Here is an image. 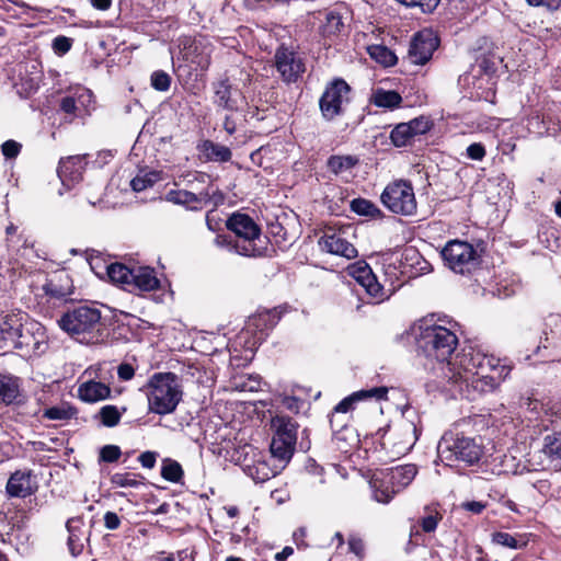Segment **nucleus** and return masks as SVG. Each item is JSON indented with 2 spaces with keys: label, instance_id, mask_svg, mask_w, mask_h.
<instances>
[{
  "label": "nucleus",
  "instance_id": "f257e3e1",
  "mask_svg": "<svg viewBox=\"0 0 561 561\" xmlns=\"http://www.w3.org/2000/svg\"><path fill=\"white\" fill-rule=\"evenodd\" d=\"M445 377L453 383L485 393L491 392L504 381L512 370L506 359L484 353L474 347L463 348L451 362L445 365Z\"/></svg>",
  "mask_w": 561,
  "mask_h": 561
},
{
  "label": "nucleus",
  "instance_id": "f03ea898",
  "mask_svg": "<svg viewBox=\"0 0 561 561\" xmlns=\"http://www.w3.org/2000/svg\"><path fill=\"white\" fill-rule=\"evenodd\" d=\"M411 333L415 343L426 357L435 358L442 364L445 374V365L458 345L456 333L430 319H422L414 323Z\"/></svg>",
  "mask_w": 561,
  "mask_h": 561
},
{
  "label": "nucleus",
  "instance_id": "7ed1b4c3",
  "mask_svg": "<svg viewBox=\"0 0 561 561\" xmlns=\"http://www.w3.org/2000/svg\"><path fill=\"white\" fill-rule=\"evenodd\" d=\"M140 390L147 397L149 411L159 415L174 412L183 394L173 373L153 374Z\"/></svg>",
  "mask_w": 561,
  "mask_h": 561
},
{
  "label": "nucleus",
  "instance_id": "20e7f679",
  "mask_svg": "<svg viewBox=\"0 0 561 561\" xmlns=\"http://www.w3.org/2000/svg\"><path fill=\"white\" fill-rule=\"evenodd\" d=\"M101 319L100 309L89 305H80L67 310L58 320V324L76 341L90 344L100 337Z\"/></svg>",
  "mask_w": 561,
  "mask_h": 561
},
{
  "label": "nucleus",
  "instance_id": "39448f33",
  "mask_svg": "<svg viewBox=\"0 0 561 561\" xmlns=\"http://www.w3.org/2000/svg\"><path fill=\"white\" fill-rule=\"evenodd\" d=\"M483 455V446L476 438L460 434L445 433L437 445L440 462L453 467L456 462L477 463Z\"/></svg>",
  "mask_w": 561,
  "mask_h": 561
},
{
  "label": "nucleus",
  "instance_id": "423d86ee",
  "mask_svg": "<svg viewBox=\"0 0 561 561\" xmlns=\"http://www.w3.org/2000/svg\"><path fill=\"white\" fill-rule=\"evenodd\" d=\"M226 226L236 234L237 254L243 256L262 255L263 248L259 245L261 229L249 215L234 213L228 218Z\"/></svg>",
  "mask_w": 561,
  "mask_h": 561
},
{
  "label": "nucleus",
  "instance_id": "0eeeda50",
  "mask_svg": "<svg viewBox=\"0 0 561 561\" xmlns=\"http://www.w3.org/2000/svg\"><path fill=\"white\" fill-rule=\"evenodd\" d=\"M380 199L391 213L412 216L416 211V199L413 186L404 180L389 183L381 193Z\"/></svg>",
  "mask_w": 561,
  "mask_h": 561
},
{
  "label": "nucleus",
  "instance_id": "6e6552de",
  "mask_svg": "<svg viewBox=\"0 0 561 561\" xmlns=\"http://www.w3.org/2000/svg\"><path fill=\"white\" fill-rule=\"evenodd\" d=\"M445 265L459 274L470 273L479 264V255L472 244L466 241L451 240L442 250Z\"/></svg>",
  "mask_w": 561,
  "mask_h": 561
},
{
  "label": "nucleus",
  "instance_id": "1a4fd4ad",
  "mask_svg": "<svg viewBox=\"0 0 561 561\" xmlns=\"http://www.w3.org/2000/svg\"><path fill=\"white\" fill-rule=\"evenodd\" d=\"M240 465L243 472L256 483H263L277 476L283 469L275 461L267 459L265 455L249 447Z\"/></svg>",
  "mask_w": 561,
  "mask_h": 561
},
{
  "label": "nucleus",
  "instance_id": "9d476101",
  "mask_svg": "<svg viewBox=\"0 0 561 561\" xmlns=\"http://www.w3.org/2000/svg\"><path fill=\"white\" fill-rule=\"evenodd\" d=\"M348 84L342 79H335L324 90L320 98V111L324 119L331 121L342 113V104L348 100Z\"/></svg>",
  "mask_w": 561,
  "mask_h": 561
},
{
  "label": "nucleus",
  "instance_id": "9b49d317",
  "mask_svg": "<svg viewBox=\"0 0 561 561\" xmlns=\"http://www.w3.org/2000/svg\"><path fill=\"white\" fill-rule=\"evenodd\" d=\"M438 45V37L432 30H422L413 36L408 58L413 65L424 66L432 58Z\"/></svg>",
  "mask_w": 561,
  "mask_h": 561
},
{
  "label": "nucleus",
  "instance_id": "f8f14e48",
  "mask_svg": "<svg viewBox=\"0 0 561 561\" xmlns=\"http://www.w3.org/2000/svg\"><path fill=\"white\" fill-rule=\"evenodd\" d=\"M214 104L218 110L233 113L240 110L244 103V96L240 90L232 85L228 79H221L213 83Z\"/></svg>",
  "mask_w": 561,
  "mask_h": 561
},
{
  "label": "nucleus",
  "instance_id": "ddd939ff",
  "mask_svg": "<svg viewBox=\"0 0 561 561\" xmlns=\"http://www.w3.org/2000/svg\"><path fill=\"white\" fill-rule=\"evenodd\" d=\"M348 274L365 289L366 294L375 300V302L383 300V288L366 262L359 261L352 264L348 267Z\"/></svg>",
  "mask_w": 561,
  "mask_h": 561
},
{
  "label": "nucleus",
  "instance_id": "4468645a",
  "mask_svg": "<svg viewBox=\"0 0 561 561\" xmlns=\"http://www.w3.org/2000/svg\"><path fill=\"white\" fill-rule=\"evenodd\" d=\"M37 481L31 470H16L5 485V492L10 497H27L37 491Z\"/></svg>",
  "mask_w": 561,
  "mask_h": 561
},
{
  "label": "nucleus",
  "instance_id": "2eb2a0df",
  "mask_svg": "<svg viewBox=\"0 0 561 561\" xmlns=\"http://www.w3.org/2000/svg\"><path fill=\"white\" fill-rule=\"evenodd\" d=\"M84 165V156L78 154L60 159L57 174L67 190L81 181Z\"/></svg>",
  "mask_w": 561,
  "mask_h": 561
},
{
  "label": "nucleus",
  "instance_id": "dca6fc26",
  "mask_svg": "<svg viewBox=\"0 0 561 561\" xmlns=\"http://www.w3.org/2000/svg\"><path fill=\"white\" fill-rule=\"evenodd\" d=\"M319 245L322 250L331 254L340 255L346 259H354L357 256L356 248L336 232H325L320 238Z\"/></svg>",
  "mask_w": 561,
  "mask_h": 561
},
{
  "label": "nucleus",
  "instance_id": "f3484780",
  "mask_svg": "<svg viewBox=\"0 0 561 561\" xmlns=\"http://www.w3.org/2000/svg\"><path fill=\"white\" fill-rule=\"evenodd\" d=\"M111 396V388L107 383L88 379L78 386V397L87 403L103 401Z\"/></svg>",
  "mask_w": 561,
  "mask_h": 561
},
{
  "label": "nucleus",
  "instance_id": "a211bd4d",
  "mask_svg": "<svg viewBox=\"0 0 561 561\" xmlns=\"http://www.w3.org/2000/svg\"><path fill=\"white\" fill-rule=\"evenodd\" d=\"M280 319V314L276 309L263 310L252 316L248 323L247 329L250 332L260 333L259 340H262L266 332L273 329Z\"/></svg>",
  "mask_w": 561,
  "mask_h": 561
},
{
  "label": "nucleus",
  "instance_id": "6ab92c4d",
  "mask_svg": "<svg viewBox=\"0 0 561 561\" xmlns=\"http://www.w3.org/2000/svg\"><path fill=\"white\" fill-rule=\"evenodd\" d=\"M159 285L160 282L153 268L149 266H138L133 268V277L130 278V288L128 291H151L156 290Z\"/></svg>",
  "mask_w": 561,
  "mask_h": 561
},
{
  "label": "nucleus",
  "instance_id": "aec40b11",
  "mask_svg": "<svg viewBox=\"0 0 561 561\" xmlns=\"http://www.w3.org/2000/svg\"><path fill=\"white\" fill-rule=\"evenodd\" d=\"M388 393L387 387H375L368 390H359L356 392H353L351 396L344 398L342 401H340L335 408L334 412L336 413H346L351 410H353L354 404L356 402H359L362 400H366L368 398H376L378 400L385 399Z\"/></svg>",
  "mask_w": 561,
  "mask_h": 561
},
{
  "label": "nucleus",
  "instance_id": "412c9836",
  "mask_svg": "<svg viewBox=\"0 0 561 561\" xmlns=\"http://www.w3.org/2000/svg\"><path fill=\"white\" fill-rule=\"evenodd\" d=\"M369 485L374 500L382 504H388L398 494V491L393 490L392 483L388 481L386 470L374 474Z\"/></svg>",
  "mask_w": 561,
  "mask_h": 561
},
{
  "label": "nucleus",
  "instance_id": "4be33fe9",
  "mask_svg": "<svg viewBox=\"0 0 561 561\" xmlns=\"http://www.w3.org/2000/svg\"><path fill=\"white\" fill-rule=\"evenodd\" d=\"M388 481L392 483L393 490L402 492L414 480L417 474V468L413 463L392 467L387 469Z\"/></svg>",
  "mask_w": 561,
  "mask_h": 561
},
{
  "label": "nucleus",
  "instance_id": "5701e85b",
  "mask_svg": "<svg viewBox=\"0 0 561 561\" xmlns=\"http://www.w3.org/2000/svg\"><path fill=\"white\" fill-rule=\"evenodd\" d=\"M209 198L210 193L208 191H203L198 194H195L186 190H171L165 195V201L176 205L185 206L192 210L199 209L197 206H192L193 204L207 202Z\"/></svg>",
  "mask_w": 561,
  "mask_h": 561
},
{
  "label": "nucleus",
  "instance_id": "b1692460",
  "mask_svg": "<svg viewBox=\"0 0 561 561\" xmlns=\"http://www.w3.org/2000/svg\"><path fill=\"white\" fill-rule=\"evenodd\" d=\"M0 401L13 404L22 401L20 379L10 374H0Z\"/></svg>",
  "mask_w": 561,
  "mask_h": 561
},
{
  "label": "nucleus",
  "instance_id": "393cba45",
  "mask_svg": "<svg viewBox=\"0 0 561 561\" xmlns=\"http://www.w3.org/2000/svg\"><path fill=\"white\" fill-rule=\"evenodd\" d=\"M45 290L54 298L66 299L73 293L72 280L67 273H57L45 285Z\"/></svg>",
  "mask_w": 561,
  "mask_h": 561
},
{
  "label": "nucleus",
  "instance_id": "a878e982",
  "mask_svg": "<svg viewBox=\"0 0 561 561\" xmlns=\"http://www.w3.org/2000/svg\"><path fill=\"white\" fill-rule=\"evenodd\" d=\"M271 428L273 430V438H282L289 443L297 442L298 425L289 416L276 415L271 421Z\"/></svg>",
  "mask_w": 561,
  "mask_h": 561
},
{
  "label": "nucleus",
  "instance_id": "bb28decb",
  "mask_svg": "<svg viewBox=\"0 0 561 561\" xmlns=\"http://www.w3.org/2000/svg\"><path fill=\"white\" fill-rule=\"evenodd\" d=\"M198 150L207 161L228 162L231 160V150L224 145L211 140H204L198 145Z\"/></svg>",
  "mask_w": 561,
  "mask_h": 561
},
{
  "label": "nucleus",
  "instance_id": "cd10ccee",
  "mask_svg": "<svg viewBox=\"0 0 561 561\" xmlns=\"http://www.w3.org/2000/svg\"><path fill=\"white\" fill-rule=\"evenodd\" d=\"M295 447L296 443H289L282 438H272L270 445L271 460L275 461L278 466H282V469H284L291 459Z\"/></svg>",
  "mask_w": 561,
  "mask_h": 561
},
{
  "label": "nucleus",
  "instance_id": "c85d7f7f",
  "mask_svg": "<svg viewBox=\"0 0 561 561\" xmlns=\"http://www.w3.org/2000/svg\"><path fill=\"white\" fill-rule=\"evenodd\" d=\"M275 65L277 70H305L300 56L284 46H280L275 54Z\"/></svg>",
  "mask_w": 561,
  "mask_h": 561
},
{
  "label": "nucleus",
  "instance_id": "c756f323",
  "mask_svg": "<svg viewBox=\"0 0 561 561\" xmlns=\"http://www.w3.org/2000/svg\"><path fill=\"white\" fill-rule=\"evenodd\" d=\"M359 163V159L352 154H333L327 160V168L335 175H341L351 171Z\"/></svg>",
  "mask_w": 561,
  "mask_h": 561
},
{
  "label": "nucleus",
  "instance_id": "7c9ffc66",
  "mask_svg": "<svg viewBox=\"0 0 561 561\" xmlns=\"http://www.w3.org/2000/svg\"><path fill=\"white\" fill-rule=\"evenodd\" d=\"M503 59L490 48H479L474 53V67L479 70H497Z\"/></svg>",
  "mask_w": 561,
  "mask_h": 561
},
{
  "label": "nucleus",
  "instance_id": "2f4dec72",
  "mask_svg": "<svg viewBox=\"0 0 561 561\" xmlns=\"http://www.w3.org/2000/svg\"><path fill=\"white\" fill-rule=\"evenodd\" d=\"M33 75L34 72H19V79L13 78L16 92L23 98L30 96L39 87L41 78Z\"/></svg>",
  "mask_w": 561,
  "mask_h": 561
},
{
  "label": "nucleus",
  "instance_id": "473e14b6",
  "mask_svg": "<svg viewBox=\"0 0 561 561\" xmlns=\"http://www.w3.org/2000/svg\"><path fill=\"white\" fill-rule=\"evenodd\" d=\"M371 102L378 107L393 110L400 106L402 98L396 91L377 89L371 95Z\"/></svg>",
  "mask_w": 561,
  "mask_h": 561
},
{
  "label": "nucleus",
  "instance_id": "72a5a7b5",
  "mask_svg": "<svg viewBox=\"0 0 561 561\" xmlns=\"http://www.w3.org/2000/svg\"><path fill=\"white\" fill-rule=\"evenodd\" d=\"M107 276L111 282L121 285L124 289L130 288V278L133 277V268L121 263H113L107 266Z\"/></svg>",
  "mask_w": 561,
  "mask_h": 561
},
{
  "label": "nucleus",
  "instance_id": "f704fd0d",
  "mask_svg": "<svg viewBox=\"0 0 561 561\" xmlns=\"http://www.w3.org/2000/svg\"><path fill=\"white\" fill-rule=\"evenodd\" d=\"M367 53L371 59L385 68L394 66L398 60L396 54L383 45H370L367 47Z\"/></svg>",
  "mask_w": 561,
  "mask_h": 561
},
{
  "label": "nucleus",
  "instance_id": "c9c22d12",
  "mask_svg": "<svg viewBox=\"0 0 561 561\" xmlns=\"http://www.w3.org/2000/svg\"><path fill=\"white\" fill-rule=\"evenodd\" d=\"M79 523V520L69 519L66 524L67 530L69 533L67 546L71 556L77 557L83 550V543L81 541V530L80 527L75 524Z\"/></svg>",
  "mask_w": 561,
  "mask_h": 561
},
{
  "label": "nucleus",
  "instance_id": "e433bc0d",
  "mask_svg": "<svg viewBox=\"0 0 561 561\" xmlns=\"http://www.w3.org/2000/svg\"><path fill=\"white\" fill-rule=\"evenodd\" d=\"M542 453L551 461L561 460V432H556L545 436Z\"/></svg>",
  "mask_w": 561,
  "mask_h": 561
},
{
  "label": "nucleus",
  "instance_id": "4c0bfd02",
  "mask_svg": "<svg viewBox=\"0 0 561 561\" xmlns=\"http://www.w3.org/2000/svg\"><path fill=\"white\" fill-rule=\"evenodd\" d=\"M161 180L160 173L157 171H140L131 181L130 186L135 192H142L151 187L154 183Z\"/></svg>",
  "mask_w": 561,
  "mask_h": 561
},
{
  "label": "nucleus",
  "instance_id": "58836bf2",
  "mask_svg": "<svg viewBox=\"0 0 561 561\" xmlns=\"http://www.w3.org/2000/svg\"><path fill=\"white\" fill-rule=\"evenodd\" d=\"M184 476L182 466L172 459H164L161 467V477L172 483L181 482Z\"/></svg>",
  "mask_w": 561,
  "mask_h": 561
},
{
  "label": "nucleus",
  "instance_id": "ea45409f",
  "mask_svg": "<svg viewBox=\"0 0 561 561\" xmlns=\"http://www.w3.org/2000/svg\"><path fill=\"white\" fill-rule=\"evenodd\" d=\"M351 209L357 215L378 218L381 210L370 201L365 198H355L351 202Z\"/></svg>",
  "mask_w": 561,
  "mask_h": 561
},
{
  "label": "nucleus",
  "instance_id": "a19ab883",
  "mask_svg": "<svg viewBox=\"0 0 561 561\" xmlns=\"http://www.w3.org/2000/svg\"><path fill=\"white\" fill-rule=\"evenodd\" d=\"M141 479L144 478L140 474L116 472L111 476L110 481L114 486L136 489L142 484Z\"/></svg>",
  "mask_w": 561,
  "mask_h": 561
},
{
  "label": "nucleus",
  "instance_id": "79ce46f5",
  "mask_svg": "<svg viewBox=\"0 0 561 561\" xmlns=\"http://www.w3.org/2000/svg\"><path fill=\"white\" fill-rule=\"evenodd\" d=\"M413 137L407 123L398 124L390 133V139L396 147L407 146Z\"/></svg>",
  "mask_w": 561,
  "mask_h": 561
},
{
  "label": "nucleus",
  "instance_id": "37998d69",
  "mask_svg": "<svg viewBox=\"0 0 561 561\" xmlns=\"http://www.w3.org/2000/svg\"><path fill=\"white\" fill-rule=\"evenodd\" d=\"M344 23L342 21V16L339 13L330 11L325 14V21L322 25L323 35H336L342 31Z\"/></svg>",
  "mask_w": 561,
  "mask_h": 561
},
{
  "label": "nucleus",
  "instance_id": "c03bdc74",
  "mask_svg": "<svg viewBox=\"0 0 561 561\" xmlns=\"http://www.w3.org/2000/svg\"><path fill=\"white\" fill-rule=\"evenodd\" d=\"M0 333L4 340L14 341L22 336V324L13 320V317L8 316L0 324Z\"/></svg>",
  "mask_w": 561,
  "mask_h": 561
},
{
  "label": "nucleus",
  "instance_id": "a18cd8bd",
  "mask_svg": "<svg viewBox=\"0 0 561 561\" xmlns=\"http://www.w3.org/2000/svg\"><path fill=\"white\" fill-rule=\"evenodd\" d=\"M492 541L496 545L511 549H520L527 546V540L519 541L508 533L497 531L492 535Z\"/></svg>",
  "mask_w": 561,
  "mask_h": 561
},
{
  "label": "nucleus",
  "instance_id": "49530a36",
  "mask_svg": "<svg viewBox=\"0 0 561 561\" xmlns=\"http://www.w3.org/2000/svg\"><path fill=\"white\" fill-rule=\"evenodd\" d=\"M76 414V410L71 407H51L44 411L43 416L54 421L70 420Z\"/></svg>",
  "mask_w": 561,
  "mask_h": 561
},
{
  "label": "nucleus",
  "instance_id": "de8ad7c7",
  "mask_svg": "<svg viewBox=\"0 0 561 561\" xmlns=\"http://www.w3.org/2000/svg\"><path fill=\"white\" fill-rule=\"evenodd\" d=\"M100 417L103 425L113 427L119 423L122 414L115 405H104L100 410Z\"/></svg>",
  "mask_w": 561,
  "mask_h": 561
},
{
  "label": "nucleus",
  "instance_id": "09e8293b",
  "mask_svg": "<svg viewBox=\"0 0 561 561\" xmlns=\"http://www.w3.org/2000/svg\"><path fill=\"white\" fill-rule=\"evenodd\" d=\"M408 8H420L423 13L433 12L440 0H396Z\"/></svg>",
  "mask_w": 561,
  "mask_h": 561
},
{
  "label": "nucleus",
  "instance_id": "8fccbe9b",
  "mask_svg": "<svg viewBox=\"0 0 561 561\" xmlns=\"http://www.w3.org/2000/svg\"><path fill=\"white\" fill-rule=\"evenodd\" d=\"M407 124L411 127V131H412L413 136L423 135V134L427 133L433 126L432 122L427 117H424V116H420L414 119H411Z\"/></svg>",
  "mask_w": 561,
  "mask_h": 561
},
{
  "label": "nucleus",
  "instance_id": "3c124183",
  "mask_svg": "<svg viewBox=\"0 0 561 561\" xmlns=\"http://www.w3.org/2000/svg\"><path fill=\"white\" fill-rule=\"evenodd\" d=\"M122 450L117 445H105L100 450V460L104 462H115L119 459Z\"/></svg>",
  "mask_w": 561,
  "mask_h": 561
},
{
  "label": "nucleus",
  "instance_id": "603ef678",
  "mask_svg": "<svg viewBox=\"0 0 561 561\" xmlns=\"http://www.w3.org/2000/svg\"><path fill=\"white\" fill-rule=\"evenodd\" d=\"M442 519V515L438 512H432L427 516L420 519L422 530L425 533H433L437 528L438 522Z\"/></svg>",
  "mask_w": 561,
  "mask_h": 561
},
{
  "label": "nucleus",
  "instance_id": "864d4df0",
  "mask_svg": "<svg viewBox=\"0 0 561 561\" xmlns=\"http://www.w3.org/2000/svg\"><path fill=\"white\" fill-rule=\"evenodd\" d=\"M171 84V77L167 72H152L151 85L158 91H167Z\"/></svg>",
  "mask_w": 561,
  "mask_h": 561
},
{
  "label": "nucleus",
  "instance_id": "5fc2aeb1",
  "mask_svg": "<svg viewBox=\"0 0 561 561\" xmlns=\"http://www.w3.org/2000/svg\"><path fill=\"white\" fill-rule=\"evenodd\" d=\"M22 145L15 140H7L1 146L2 154L7 159L16 158L21 151Z\"/></svg>",
  "mask_w": 561,
  "mask_h": 561
},
{
  "label": "nucleus",
  "instance_id": "6e6d98bb",
  "mask_svg": "<svg viewBox=\"0 0 561 561\" xmlns=\"http://www.w3.org/2000/svg\"><path fill=\"white\" fill-rule=\"evenodd\" d=\"M72 46V39L66 36H57L53 41V49L58 55H64L70 50Z\"/></svg>",
  "mask_w": 561,
  "mask_h": 561
},
{
  "label": "nucleus",
  "instance_id": "4d7b16f0",
  "mask_svg": "<svg viewBox=\"0 0 561 561\" xmlns=\"http://www.w3.org/2000/svg\"><path fill=\"white\" fill-rule=\"evenodd\" d=\"M467 157L471 160L481 161L485 157V148L481 142H473L467 147Z\"/></svg>",
  "mask_w": 561,
  "mask_h": 561
},
{
  "label": "nucleus",
  "instance_id": "13d9d810",
  "mask_svg": "<svg viewBox=\"0 0 561 561\" xmlns=\"http://www.w3.org/2000/svg\"><path fill=\"white\" fill-rule=\"evenodd\" d=\"M214 242L218 248H224L229 252L237 253V248L234 247L237 244V239H232L231 237L224 234H218Z\"/></svg>",
  "mask_w": 561,
  "mask_h": 561
},
{
  "label": "nucleus",
  "instance_id": "bf43d9fd",
  "mask_svg": "<svg viewBox=\"0 0 561 561\" xmlns=\"http://www.w3.org/2000/svg\"><path fill=\"white\" fill-rule=\"evenodd\" d=\"M158 454L156 451H144L139 455L138 461L144 468L152 469L156 466Z\"/></svg>",
  "mask_w": 561,
  "mask_h": 561
},
{
  "label": "nucleus",
  "instance_id": "052dcab7",
  "mask_svg": "<svg viewBox=\"0 0 561 561\" xmlns=\"http://www.w3.org/2000/svg\"><path fill=\"white\" fill-rule=\"evenodd\" d=\"M533 7H543L548 10L554 11L561 7V0H526Z\"/></svg>",
  "mask_w": 561,
  "mask_h": 561
},
{
  "label": "nucleus",
  "instance_id": "680f3d73",
  "mask_svg": "<svg viewBox=\"0 0 561 561\" xmlns=\"http://www.w3.org/2000/svg\"><path fill=\"white\" fill-rule=\"evenodd\" d=\"M16 231H18V227L12 224L9 225L5 229L8 247L19 250L18 243H19L20 239H22V236L16 237V240H15L14 236L16 234Z\"/></svg>",
  "mask_w": 561,
  "mask_h": 561
},
{
  "label": "nucleus",
  "instance_id": "e2e57ef3",
  "mask_svg": "<svg viewBox=\"0 0 561 561\" xmlns=\"http://www.w3.org/2000/svg\"><path fill=\"white\" fill-rule=\"evenodd\" d=\"M117 375L121 380L127 381L130 380L135 375V369L133 365L128 363H122L117 367Z\"/></svg>",
  "mask_w": 561,
  "mask_h": 561
},
{
  "label": "nucleus",
  "instance_id": "0e129e2a",
  "mask_svg": "<svg viewBox=\"0 0 561 561\" xmlns=\"http://www.w3.org/2000/svg\"><path fill=\"white\" fill-rule=\"evenodd\" d=\"M104 525L107 529H117L121 525V519L114 512H106L104 515Z\"/></svg>",
  "mask_w": 561,
  "mask_h": 561
},
{
  "label": "nucleus",
  "instance_id": "69168bd1",
  "mask_svg": "<svg viewBox=\"0 0 561 561\" xmlns=\"http://www.w3.org/2000/svg\"><path fill=\"white\" fill-rule=\"evenodd\" d=\"M402 427L408 437L404 442L401 443V451H408L413 444L412 433L414 432V427L411 423H404Z\"/></svg>",
  "mask_w": 561,
  "mask_h": 561
},
{
  "label": "nucleus",
  "instance_id": "338daca9",
  "mask_svg": "<svg viewBox=\"0 0 561 561\" xmlns=\"http://www.w3.org/2000/svg\"><path fill=\"white\" fill-rule=\"evenodd\" d=\"M60 108L67 114L75 113L77 110L75 99L71 96L64 98L60 102Z\"/></svg>",
  "mask_w": 561,
  "mask_h": 561
},
{
  "label": "nucleus",
  "instance_id": "774afa93",
  "mask_svg": "<svg viewBox=\"0 0 561 561\" xmlns=\"http://www.w3.org/2000/svg\"><path fill=\"white\" fill-rule=\"evenodd\" d=\"M348 547H350V550L357 556H360L364 551V543H363L362 539H359V538H355V537L351 538L348 540Z\"/></svg>",
  "mask_w": 561,
  "mask_h": 561
}]
</instances>
